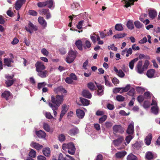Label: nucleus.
<instances>
[{
	"instance_id": "obj_1",
	"label": "nucleus",
	"mask_w": 160,
	"mask_h": 160,
	"mask_svg": "<svg viewBox=\"0 0 160 160\" xmlns=\"http://www.w3.org/2000/svg\"><path fill=\"white\" fill-rule=\"evenodd\" d=\"M63 95H57L56 96L52 95L51 97V102L48 103V105L53 110L54 115L55 117L57 113L56 110H58L60 105L63 102Z\"/></svg>"
},
{
	"instance_id": "obj_2",
	"label": "nucleus",
	"mask_w": 160,
	"mask_h": 160,
	"mask_svg": "<svg viewBox=\"0 0 160 160\" xmlns=\"http://www.w3.org/2000/svg\"><path fill=\"white\" fill-rule=\"evenodd\" d=\"M62 148L65 151H68L71 154H74L75 152L76 148L72 142H70L67 144L64 143L62 145Z\"/></svg>"
},
{
	"instance_id": "obj_3",
	"label": "nucleus",
	"mask_w": 160,
	"mask_h": 160,
	"mask_svg": "<svg viewBox=\"0 0 160 160\" xmlns=\"http://www.w3.org/2000/svg\"><path fill=\"white\" fill-rule=\"evenodd\" d=\"M77 52L76 51H75L73 50L69 51L68 55L66 58V62L67 63H72L74 61L77 56Z\"/></svg>"
},
{
	"instance_id": "obj_4",
	"label": "nucleus",
	"mask_w": 160,
	"mask_h": 160,
	"mask_svg": "<svg viewBox=\"0 0 160 160\" xmlns=\"http://www.w3.org/2000/svg\"><path fill=\"white\" fill-rule=\"evenodd\" d=\"M113 131L114 133H115L119 132L120 133H123L124 132L123 128L121 125H115L113 127Z\"/></svg>"
},
{
	"instance_id": "obj_5",
	"label": "nucleus",
	"mask_w": 160,
	"mask_h": 160,
	"mask_svg": "<svg viewBox=\"0 0 160 160\" xmlns=\"http://www.w3.org/2000/svg\"><path fill=\"white\" fill-rule=\"evenodd\" d=\"M28 28L27 27H25V29L26 30L29 32L30 33H32V32H31V30H32L34 31H37L38 30V28L37 27L35 26L34 25H33L31 22H29V23L28 24Z\"/></svg>"
},
{
	"instance_id": "obj_6",
	"label": "nucleus",
	"mask_w": 160,
	"mask_h": 160,
	"mask_svg": "<svg viewBox=\"0 0 160 160\" xmlns=\"http://www.w3.org/2000/svg\"><path fill=\"white\" fill-rule=\"evenodd\" d=\"M124 141V138L123 136H120L117 139L113 140V142L115 146H118Z\"/></svg>"
},
{
	"instance_id": "obj_7",
	"label": "nucleus",
	"mask_w": 160,
	"mask_h": 160,
	"mask_svg": "<svg viewBox=\"0 0 160 160\" xmlns=\"http://www.w3.org/2000/svg\"><path fill=\"white\" fill-rule=\"evenodd\" d=\"M3 66H6L7 67H11V63H13L14 61L12 58H7L4 59Z\"/></svg>"
},
{
	"instance_id": "obj_8",
	"label": "nucleus",
	"mask_w": 160,
	"mask_h": 160,
	"mask_svg": "<svg viewBox=\"0 0 160 160\" xmlns=\"http://www.w3.org/2000/svg\"><path fill=\"white\" fill-rule=\"evenodd\" d=\"M97 86L98 88L97 91V94L99 96H102L104 94V87L101 84H97Z\"/></svg>"
},
{
	"instance_id": "obj_9",
	"label": "nucleus",
	"mask_w": 160,
	"mask_h": 160,
	"mask_svg": "<svg viewBox=\"0 0 160 160\" xmlns=\"http://www.w3.org/2000/svg\"><path fill=\"white\" fill-rule=\"evenodd\" d=\"M26 0H17L15 2V8L16 10L20 8L23 4H25Z\"/></svg>"
},
{
	"instance_id": "obj_10",
	"label": "nucleus",
	"mask_w": 160,
	"mask_h": 160,
	"mask_svg": "<svg viewBox=\"0 0 160 160\" xmlns=\"http://www.w3.org/2000/svg\"><path fill=\"white\" fill-rule=\"evenodd\" d=\"M35 134L39 138H45L46 137V134L42 130L37 131H35Z\"/></svg>"
},
{
	"instance_id": "obj_11",
	"label": "nucleus",
	"mask_w": 160,
	"mask_h": 160,
	"mask_svg": "<svg viewBox=\"0 0 160 160\" xmlns=\"http://www.w3.org/2000/svg\"><path fill=\"white\" fill-rule=\"evenodd\" d=\"M35 67L37 70H44L45 68V66L42 62H37L35 64Z\"/></svg>"
},
{
	"instance_id": "obj_12",
	"label": "nucleus",
	"mask_w": 160,
	"mask_h": 160,
	"mask_svg": "<svg viewBox=\"0 0 160 160\" xmlns=\"http://www.w3.org/2000/svg\"><path fill=\"white\" fill-rule=\"evenodd\" d=\"M39 23L44 28H46L47 26V23L43 17L39 16L38 18Z\"/></svg>"
},
{
	"instance_id": "obj_13",
	"label": "nucleus",
	"mask_w": 160,
	"mask_h": 160,
	"mask_svg": "<svg viewBox=\"0 0 160 160\" xmlns=\"http://www.w3.org/2000/svg\"><path fill=\"white\" fill-rule=\"evenodd\" d=\"M76 112L77 117L79 118H83L85 114L84 112L79 109L76 110Z\"/></svg>"
},
{
	"instance_id": "obj_14",
	"label": "nucleus",
	"mask_w": 160,
	"mask_h": 160,
	"mask_svg": "<svg viewBox=\"0 0 160 160\" xmlns=\"http://www.w3.org/2000/svg\"><path fill=\"white\" fill-rule=\"evenodd\" d=\"M126 154H127V152L125 151H122L116 152L115 156L117 158H121L124 157Z\"/></svg>"
},
{
	"instance_id": "obj_15",
	"label": "nucleus",
	"mask_w": 160,
	"mask_h": 160,
	"mask_svg": "<svg viewBox=\"0 0 160 160\" xmlns=\"http://www.w3.org/2000/svg\"><path fill=\"white\" fill-rule=\"evenodd\" d=\"M31 145L33 148L38 150H39L40 149H42L43 147L42 145L39 144V143L35 142H32L31 143Z\"/></svg>"
},
{
	"instance_id": "obj_16",
	"label": "nucleus",
	"mask_w": 160,
	"mask_h": 160,
	"mask_svg": "<svg viewBox=\"0 0 160 160\" xmlns=\"http://www.w3.org/2000/svg\"><path fill=\"white\" fill-rule=\"evenodd\" d=\"M149 16L152 19L155 18L157 15V12L155 9H152L149 11Z\"/></svg>"
},
{
	"instance_id": "obj_17",
	"label": "nucleus",
	"mask_w": 160,
	"mask_h": 160,
	"mask_svg": "<svg viewBox=\"0 0 160 160\" xmlns=\"http://www.w3.org/2000/svg\"><path fill=\"white\" fill-rule=\"evenodd\" d=\"M82 95L84 97L88 98H91L92 96L91 92L88 90H83L82 92Z\"/></svg>"
},
{
	"instance_id": "obj_18",
	"label": "nucleus",
	"mask_w": 160,
	"mask_h": 160,
	"mask_svg": "<svg viewBox=\"0 0 160 160\" xmlns=\"http://www.w3.org/2000/svg\"><path fill=\"white\" fill-rule=\"evenodd\" d=\"M68 109V108L66 107V105H63L62 107V110L60 114V119L62 118L64 115L67 112Z\"/></svg>"
},
{
	"instance_id": "obj_19",
	"label": "nucleus",
	"mask_w": 160,
	"mask_h": 160,
	"mask_svg": "<svg viewBox=\"0 0 160 160\" xmlns=\"http://www.w3.org/2000/svg\"><path fill=\"white\" fill-rule=\"evenodd\" d=\"M152 135L151 133H149L147 136H146L145 139V142L146 145H150L152 139Z\"/></svg>"
},
{
	"instance_id": "obj_20",
	"label": "nucleus",
	"mask_w": 160,
	"mask_h": 160,
	"mask_svg": "<svg viewBox=\"0 0 160 160\" xmlns=\"http://www.w3.org/2000/svg\"><path fill=\"white\" fill-rule=\"evenodd\" d=\"M134 131L133 123H130L128 125L127 132L129 134H131L133 133Z\"/></svg>"
},
{
	"instance_id": "obj_21",
	"label": "nucleus",
	"mask_w": 160,
	"mask_h": 160,
	"mask_svg": "<svg viewBox=\"0 0 160 160\" xmlns=\"http://www.w3.org/2000/svg\"><path fill=\"white\" fill-rule=\"evenodd\" d=\"M146 159L148 160H153L154 156L152 152H148L145 155Z\"/></svg>"
},
{
	"instance_id": "obj_22",
	"label": "nucleus",
	"mask_w": 160,
	"mask_h": 160,
	"mask_svg": "<svg viewBox=\"0 0 160 160\" xmlns=\"http://www.w3.org/2000/svg\"><path fill=\"white\" fill-rule=\"evenodd\" d=\"M125 1L126 4L124 5V7L128 8V7H130L131 5H133L134 1H137L138 0H123Z\"/></svg>"
},
{
	"instance_id": "obj_23",
	"label": "nucleus",
	"mask_w": 160,
	"mask_h": 160,
	"mask_svg": "<svg viewBox=\"0 0 160 160\" xmlns=\"http://www.w3.org/2000/svg\"><path fill=\"white\" fill-rule=\"evenodd\" d=\"M42 152L43 154L46 156H49L50 154V149L49 148H48V147L43 148L42 150Z\"/></svg>"
},
{
	"instance_id": "obj_24",
	"label": "nucleus",
	"mask_w": 160,
	"mask_h": 160,
	"mask_svg": "<svg viewBox=\"0 0 160 160\" xmlns=\"http://www.w3.org/2000/svg\"><path fill=\"white\" fill-rule=\"evenodd\" d=\"M75 44L78 48L80 50H82V42L81 40H77L75 42Z\"/></svg>"
},
{
	"instance_id": "obj_25",
	"label": "nucleus",
	"mask_w": 160,
	"mask_h": 160,
	"mask_svg": "<svg viewBox=\"0 0 160 160\" xmlns=\"http://www.w3.org/2000/svg\"><path fill=\"white\" fill-rule=\"evenodd\" d=\"M16 79H12L11 80H6L5 82V83L6 85V87H9L12 86L14 83L16 81Z\"/></svg>"
},
{
	"instance_id": "obj_26",
	"label": "nucleus",
	"mask_w": 160,
	"mask_h": 160,
	"mask_svg": "<svg viewBox=\"0 0 160 160\" xmlns=\"http://www.w3.org/2000/svg\"><path fill=\"white\" fill-rule=\"evenodd\" d=\"M38 74L39 76L42 78L46 77L47 73L46 70H38Z\"/></svg>"
},
{
	"instance_id": "obj_27",
	"label": "nucleus",
	"mask_w": 160,
	"mask_h": 160,
	"mask_svg": "<svg viewBox=\"0 0 160 160\" xmlns=\"http://www.w3.org/2000/svg\"><path fill=\"white\" fill-rule=\"evenodd\" d=\"M78 130L77 128L75 127L71 129L69 131L68 133L70 135H75L78 132Z\"/></svg>"
},
{
	"instance_id": "obj_28",
	"label": "nucleus",
	"mask_w": 160,
	"mask_h": 160,
	"mask_svg": "<svg viewBox=\"0 0 160 160\" xmlns=\"http://www.w3.org/2000/svg\"><path fill=\"white\" fill-rule=\"evenodd\" d=\"M54 91L57 93H58L59 92L66 93L67 92L65 88H64L62 87H59L57 88L54 89Z\"/></svg>"
},
{
	"instance_id": "obj_29",
	"label": "nucleus",
	"mask_w": 160,
	"mask_h": 160,
	"mask_svg": "<svg viewBox=\"0 0 160 160\" xmlns=\"http://www.w3.org/2000/svg\"><path fill=\"white\" fill-rule=\"evenodd\" d=\"M80 100L83 106H88L89 104L90 101L86 99L83 98H80Z\"/></svg>"
},
{
	"instance_id": "obj_30",
	"label": "nucleus",
	"mask_w": 160,
	"mask_h": 160,
	"mask_svg": "<svg viewBox=\"0 0 160 160\" xmlns=\"http://www.w3.org/2000/svg\"><path fill=\"white\" fill-rule=\"evenodd\" d=\"M138 58H135L132 60L129 63V66L131 69H133V67L134 64L135 62H137L138 60Z\"/></svg>"
},
{
	"instance_id": "obj_31",
	"label": "nucleus",
	"mask_w": 160,
	"mask_h": 160,
	"mask_svg": "<svg viewBox=\"0 0 160 160\" xmlns=\"http://www.w3.org/2000/svg\"><path fill=\"white\" fill-rule=\"evenodd\" d=\"M127 160H138V158L136 155L132 153H129L127 158Z\"/></svg>"
},
{
	"instance_id": "obj_32",
	"label": "nucleus",
	"mask_w": 160,
	"mask_h": 160,
	"mask_svg": "<svg viewBox=\"0 0 160 160\" xmlns=\"http://www.w3.org/2000/svg\"><path fill=\"white\" fill-rule=\"evenodd\" d=\"M132 138L133 137L131 135H129L126 136L125 139L126 143L124 142V144L125 145H128V143H130V142L131 141V140L132 139Z\"/></svg>"
},
{
	"instance_id": "obj_33",
	"label": "nucleus",
	"mask_w": 160,
	"mask_h": 160,
	"mask_svg": "<svg viewBox=\"0 0 160 160\" xmlns=\"http://www.w3.org/2000/svg\"><path fill=\"white\" fill-rule=\"evenodd\" d=\"M132 147L135 149H138L141 147V144L139 142H136L135 143L132 145Z\"/></svg>"
},
{
	"instance_id": "obj_34",
	"label": "nucleus",
	"mask_w": 160,
	"mask_h": 160,
	"mask_svg": "<svg viewBox=\"0 0 160 160\" xmlns=\"http://www.w3.org/2000/svg\"><path fill=\"white\" fill-rule=\"evenodd\" d=\"M11 95L10 92L9 91H5L2 93V96L6 100H8V98Z\"/></svg>"
},
{
	"instance_id": "obj_35",
	"label": "nucleus",
	"mask_w": 160,
	"mask_h": 160,
	"mask_svg": "<svg viewBox=\"0 0 160 160\" xmlns=\"http://www.w3.org/2000/svg\"><path fill=\"white\" fill-rule=\"evenodd\" d=\"M127 26L129 29L132 30L134 28L133 22L131 21H128L127 22Z\"/></svg>"
},
{
	"instance_id": "obj_36",
	"label": "nucleus",
	"mask_w": 160,
	"mask_h": 160,
	"mask_svg": "<svg viewBox=\"0 0 160 160\" xmlns=\"http://www.w3.org/2000/svg\"><path fill=\"white\" fill-rule=\"evenodd\" d=\"M155 73L154 70H148L146 73V75L148 77L152 78L153 77Z\"/></svg>"
},
{
	"instance_id": "obj_37",
	"label": "nucleus",
	"mask_w": 160,
	"mask_h": 160,
	"mask_svg": "<svg viewBox=\"0 0 160 160\" xmlns=\"http://www.w3.org/2000/svg\"><path fill=\"white\" fill-rule=\"evenodd\" d=\"M46 6H47L49 8H51L53 5V0H47L46 1Z\"/></svg>"
},
{
	"instance_id": "obj_38",
	"label": "nucleus",
	"mask_w": 160,
	"mask_h": 160,
	"mask_svg": "<svg viewBox=\"0 0 160 160\" xmlns=\"http://www.w3.org/2000/svg\"><path fill=\"white\" fill-rule=\"evenodd\" d=\"M102 116L101 117H100L99 119V122L100 124L104 122L107 118V115H104V114H103V115H102Z\"/></svg>"
},
{
	"instance_id": "obj_39",
	"label": "nucleus",
	"mask_w": 160,
	"mask_h": 160,
	"mask_svg": "<svg viewBox=\"0 0 160 160\" xmlns=\"http://www.w3.org/2000/svg\"><path fill=\"white\" fill-rule=\"evenodd\" d=\"M113 124L112 122H105L104 125L106 128H111L112 127Z\"/></svg>"
},
{
	"instance_id": "obj_40",
	"label": "nucleus",
	"mask_w": 160,
	"mask_h": 160,
	"mask_svg": "<svg viewBox=\"0 0 160 160\" xmlns=\"http://www.w3.org/2000/svg\"><path fill=\"white\" fill-rule=\"evenodd\" d=\"M151 110L152 112L155 114H157L158 113V108L157 106L152 107Z\"/></svg>"
},
{
	"instance_id": "obj_41",
	"label": "nucleus",
	"mask_w": 160,
	"mask_h": 160,
	"mask_svg": "<svg viewBox=\"0 0 160 160\" xmlns=\"http://www.w3.org/2000/svg\"><path fill=\"white\" fill-rule=\"evenodd\" d=\"M134 25L137 28H141L143 26V24L141 23L139 21H137L134 22Z\"/></svg>"
},
{
	"instance_id": "obj_42",
	"label": "nucleus",
	"mask_w": 160,
	"mask_h": 160,
	"mask_svg": "<svg viewBox=\"0 0 160 160\" xmlns=\"http://www.w3.org/2000/svg\"><path fill=\"white\" fill-rule=\"evenodd\" d=\"M29 155L31 158H35L36 156V152L34 150L32 149L29 153Z\"/></svg>"
},
{
	"instance_id": "obj_43",
	"label": "nucleus",
	"mask_w": 160,
	"mask_h": 160,
	"mask_svg": "<svg viewBox=\"0 0 160 160\" xmlns=\"http://www.w3.org/2000/svg\"><path fill=\"white\" fill-rule=\"evenodd\" d=\"M115 73L120 77H123L125 74L122 70H115Z\"/></svg>"
},
{
	"instance_id": "obj_44",
	"label": "nucleus",
	"mask_w": 160,
	"mask_h": 160,
	"mask_svg": "<svg viewBox=\"0 0 160 160\" xmlns=\"http://www.w3.org/2000/svg\"><path fill=\"white\" fill-rule=\"evenodd\" d=\"M88 88L90 89L91 90L93 91L95 90V86L93 83L90 82L88 84Z\"/></svg>"
},
{
	"instance_id": "obj_45",
	"label": "nucleus",
	"mask_w": 160,
	"mask_h": 160,
	"mask_svg": "<svg viewBox=\"0 0 160 160\" xmlns=\"http://www.w3.org/2000/svg\"><path fill=\"white\" fill-rule=\"evenodd\" d=\"M115 29L116 30L120 31L123 30V27L121 24H117L115 26Z\"/></svg>"
},
{
	"instance_id": "obj_46",
	"label": "nucleus",
	"mask_w": 160,
	"mask_h": 160,
	"mask_svg": "<svg viewBox=\"0 0 160 160\" xmlns=\"http://www.w3.org/2000/svg\"><path fill=\"white\" fill-rule=\"evenodd\" d=\"M150 64V62L148 60H145L144 62V64L142 66V70H145V69H147L148 67V66Z\"/></svg>"
},
{
	"instance_id": "obj_47",
	"label": "nucleus",
	"mask_w": 160,
	"mask_h": 160,
	"mask_svg": "<svg viewBox=\"0 0 160 160\" xmlns=\"http://www.w3.org/2000/svg\"><path fill=\"white\" fill-rule=\"evenodd\" d=\"M58 140L60 142H63L66 139V137L64 134H59L58 137Z\"/></svg>"
},
{
	"instance_id": "obj_48",
	"label": "nucleus",
	"mask_w": 160,
	"mask_h": 160,
	"mask_svg": "<svg viewBox=\"0 0 160 160\" xmlns=\"http://www.w3.org/2000/svg\"><path fill=\"white\" fill-rule=\"evenodd\" d=\"M127 35L126 33H120V34H115L113 37L115 38H121L124 37Z\"/></svg>"
},
{
	"instance_id": "obj_49",
	"label": "nucleus",
	"mask_w": 160,
	"mask_h": 160,
	"mask_svg": "<svg viewBox=\"0 0 160 160\" xmlns=\"http://www.w3.org/2000/svg\"><path fill=\"white\" fill-rule=\"evenodd\" d=\"M135 93V89L133 88L130 89V90L128 92L127 94L131 96H133Z\"/></svg>"
},
{
	"instance_id": "obj_50",
	"label": "nucleus",
	"mask_w": 160,
	"mask_h": 160,
	"mask_svg": "<svg viewBox=\"0 0 160 160\" xmlns=\"http://www.w3.org/2000/svg\"><path fill=\"white\" fill-rule=\"evenodd\" d=\"M130 87V85L128 84L125 87L121 88L122 91L120 92V93H121L123 92H127V91H128Z\"/></svg>"
},
{
	"instance_id": "obj_51",
	"label": "nucleus",
	"mask_w": 160,
	"mask_h": 160,
	"mask_svg": "<svg viewBox=\"0 0 160 160\" xmlns=\"http://www.w3.org/2000/svg\"><path fill=\"white\" fill-rule=\"evenodd\" d=\"M65 81L66 83L69 84H72V83L73 82V81L71 79L70 74L68 77H66V78H65Z\"/></svg>"
},
{
	"instance_id": "obj_52",
	"label": "nucleus",
	"mask_w": 160,
	"mask_h": 160,
	"mask_svg": "<svg viewBox=\"0 0 160 160\" xmlns=\"http://www.w3.org/2000/svg\"><path fill=\"white\" fill-rule=\"evenodd\" d=\"M46 1L43 2H39L37 3V6L39 8H42V7L46 6Z\"/></svg>"
},
{
	"instance_id": "obj_53",
	"label": "nucleus",
	"mask_w": 160,
	"mask_h": 160,
	"mask_svg": "<svg viewBox=\"0 0 160 160\" xmlns=\"http://www.w3.org/2000/svg\"><path fill=\"white\" fill-rule=\"evenodd\" d=\"M116 99L119 101H123L125 99V97L121 95H118L117 96Z\"/></svg>"
},
{
	"instance_id": "obj_54",
	"label": "nucleus",
	"mask_w": 160,
	"mask_h": 160,
	"mask_svg": "<svg viewBox=\"0 0 160 160\" xmlns=\"http://www.w3.org/2000/svg\"><path fill=\"white\" fill-rule=\"evenodd\" d=\"M142 61H139L138 62L137 65L136 66V67L138 70H140L141 69V67H142Z\"/></svg>"
},
{
	"instance_id": "obj_55",
	"label": "nucleus",
	"mask_w": 160,
	"mask_h": 160,
	"mask_svg": "<svg viewBox=\"0 0 160 160\" xmlns=\"http://www.w3.org/2000/svg\"><path fill=\"white\" fill-rule=\"evenodd\" d=\"M41 52L42 54L46 56H47L49 54V52L46 48H42L41 50Z\"/></svg>"
},
{
	"instance_id": "obj_56",
	"label": "nucleus",
	"mask_w": 160,
	"mask_h": 160,
	"mask_svg": "<svg viewBox=\"0 0 160 160\" xmlns=\"http://www.w3.org/2000/svg\"><path fill=\"white\" fill-rule=\"evenodd\" d=\"M43 128L47 132H50V126L48 124L44 123L43 124Z\"/></svg>"
},
{
	"instance_id": "obj_57",
	"label": "nucleus",
	"mask_w": 160,
	"mask_h": 160,
	"mask_svg": "<svg viewBox=\"0 0 160 160\" xmlns=\"http://www.w3.org/2000/svg\"><path fill=\"white\" fill-rule=\"evenodd\" d=\"M46 85V83L45 82H43L38 83V89H40L41 88L45 87Z\"/></svg>"
},
{
	"instance_id": "obj_58",
	"label": "nucleus",
	"mask_w": 160,
	"mask_h": 160,
	"mask_svg": "<svg viewBox=\"0 0 160 160\" xmlns=\"http://www.w3.org/2000/svg\"><path fill=\"white\" fill-rule=\"evenodd\" d=\"M49 12V9H46V8H43L42 10H40L39 12L42 14H47V13Z\"/></svg>"
},
{
	"instance_id": "obj_59",
	"label": "nucleus",
	"mask_w": 160,
	"mask_h": 160,
	"mask_svg": "<svg viewBox=\"0 0 160 160\" xmlns=\"http://www.w3.org/2000/svg\"><path fill=\"white\" fill-rule=\"evenodd\" d=\"M28 13L32 16H37L38 13L36 11L33 10H29L28 11Z\"/></svg>"
},
{
	"instance_id": "obj_60",
	"label": "nucleus",
	"mask_w": 160,
	"mask_h": 160,
	"mask_svg": "<svg viewBox=\"0 0 160 160\" xmlns=\"http://www.w3.org/2000/svg\"><path fill=\"white\" fill-rule=\"evenodd\" d=\"M91 47V44L90 41L86 40L85 41V46L84 47L86 49V48H89Z\"/></svg>"
},
{
	"instance_id": "obj_61",
	"label": "nucleus",
	"mask_w": 160,
	"mask_h": 160,
	"mask_svg": "<svg viewBox=\"0 0 160 160\" xmlns=\"http://www.w3.org/2000/svg\"><path fill=\"white\" fill-rule=\"evenodd\" d=\"M150 93L149 92H146L144 93V98H149L151 97Z\"/></svg>"
},
{
	"instance_id": "obj_62",
	"label": "nucleus",
	"mask_w": 160,
	"mask_h": 160,
	"mask_svg": "<svg viewBox=\"0 0 160 160\" xmlns=\"http://www.w3.org/2000/svg\"><path fill=\"white\" fill-rule=\"evenodd\" d=\"M150 105V102L148 101H145L143 105V106L145 108H147L149 107Z\"/></svg>"
},
{
	"instance_id": "obj_63",
	"label": "nucleus",
	"mask_w": 160,
	"mask_h": 160,
	"mask_svg": "<svg viewBox=\"0 0 160 160\" xmlns=\"http://www.w3.org/2000/svg\"><path fill=\"white\" fill-rule=\"evenodd\" d=\"M83 21H80L78 23V24L77 25V28L79 29H80L82 28V25Z\"/></svg>"
},
{
	"instance_id": "obj_64",
	"label": "nucleus",
	"mask_w": 160,
	"mask_h": 160,
	"mask_svg": "<svg viewBox=\"0 0 160 160\" xmlns=\"http://www.w3.org/2000/svg\"><path fill=\"white\" fill-rule=\"evenodd\" d=\"M65 160H75L73 157H72L70 155H66L65 157Z\"/></svg>"
}]
</instances>
